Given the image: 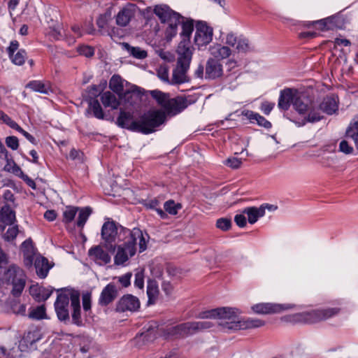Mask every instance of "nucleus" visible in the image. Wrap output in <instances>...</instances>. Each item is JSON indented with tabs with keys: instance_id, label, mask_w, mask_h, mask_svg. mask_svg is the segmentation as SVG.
Here are the masks:
<instances>
[{
	"instance_id": "obj_41",
	"label": "nucleus",
	"mask_w": 358,
	"mask_h": 358,
	"mask_svg": "<svg viewBox=\"0 0 358 358\" xmlns=\"http://www.w3.org/2000/svg\"><path fill=\"white\" fill-rule=\"evenodd\" d=\"M88 105V112L91 111L94 117L99 120L104 118L103 111L98 100H90Z\"/></svg>"
},
{
	"instance_id": "obj_13",
	"label": "nucleus",
	"mask_w": 358,
	"mask_h": 358,
	"mask_svg": "<svg viewBox=\"0 0 358 358\" xmlns=\"http://www.w3.org/2000/svg\"><path fill=\"white\" fill-rule=\"evenodd\" d=\"M224 74L223 65L215 58H208L205 65V79L215 80Z\"/></svg>"
},
{
	"instance_id": "obj_47",
	"label": "nucleus",
	"mask_w": 358,
	"mask_h": 358,
	"mask_svg": "<svg viewBox=\"0 0 358 358\" xmlns=\"http://www.w3.org/2000/svg\"><path fill=\"white\" fill-rule=\"evenodd\" d=\"M151 94L152 97L155 99L157 103L162 106L163 108L165 107L166 101H168L169 99V96L165 93L162 92L159 90H151L149 92Z\"/></svg>"
},
{
	"instance_id": "obj_23",
	"label": "nucleus",
	"mask_w": 358,
	"mask_h": 358,
	"mask_svg": "<svg viewBox=\"0 0 358 358\" xmlns=\"http://www.w3.org/2000/svg\"><path fill=\"white\" fill-rule=\"evenodd\" d=\"M189 69V66H184L177 63L176 66L173 70L170 84L180 85L189 82L190 78L187 74Z\"/></svg>"
},
{
	"instance_id": "obj_25",
	"label": "nucleus",
	"mask_w": 358,
	"mask_h": 358,
	"mask_svg": "<svg viewBox=\"0 0 358 358\" xmlns=\"http://www.w3.org/2000/svg\"><path fill=\"white\" fill-rule=\"evenodd\" d=\"M215 312L216 319L229 320V322H236L235 320L236 319L238 314L241 313L238 309L231 307L217 308H215ZM226 322H227L222 323L220 325L222 326V328L224 331H227L229 330L224 329L223 326V324H224Z\"/></svg>"
},
{
	"instance_id": "obj_52",
	"label": "nucleus",
	"mask_w": 358,
	"mask_h": 358,
	"mask_svg": "<svg viewBox=\"0 0 358 358\" xmlns=\"http://www.w3.org/2000/svg\"><path fill=\"white\" fill-rule=\"evenodd\" d=\"M239 38L240 35L233 31H229L224 36V43L228 47L235 48Z\"/></svg>"
},
{
	"instance_id": "obj_46",
	"label": "nucleus",
	"mask_w": 358,
	"mask_h": 358,
	"mask_svg": "<svg viewBox=\"0 0 358 358\" xmlns=\"http://www.w3.org/2000/svg\"><path fill=\"white\" fill-rule=\"evenodd\" d=\"M29 317L33 320H42L46 318L45 308L44 305L31 308L29 312Z\"/></svg>"
},
{
	"instance_id": "obj_2",
	"label": "nucleus",
	"mask_w": 358,
	"mask_h": 358,
	"mask_svg": "<svg viewBox=\"0 0 358 358\" xmlns=\"http://www.w3.org/2000/svg\"><path fill=\"white\" fill-rule=\"evenodd\" d=\"M129 234L122 244L116 245L117 251L114 256V264L117 266H124L130 258L136 253V245L138 244L139 252H143L147 249V243L149 235L138 228H134L131 231H125Z\"/></svg>"
},
{
	"instance_id": "obj_60",
	"label": "nucleus",
	"mask_w": 358,
	"mask_h": 358,
	"mask_svg": "<svg viewBox=\"0 0 358 358\" xmlns=\"http://www.w3.org/2000/svg\"><path fill=\"white\" fill-rule=\"evenodd\" d=\"M135 287L142 289L144 287V271L141 270L136 273L134 280Z\"/></svg>"
},
{
	"instance_id": "obj_50",
	"label": "nucleus",
	"mask_w": 358,
	"mask_h": 358,
	"mask_svg": "<svg viewBox=\"0 0 358 358\" xmlns=\"http://www.w3.org/2000/svg\"><path fill=\"white\" fill-rule=\"evenodd\" d=\"M26 57L27 52L22 49L20 50L17 53H13V55L9 56L12 62L18 66H21L24 63Z\"/></svg>"
},
{
	"instance_id": "obj_18",
	"label": "nucleus",
	"mask_w": 358,
	"mask_h": 358,
	"mask_svg": "<svg viewBox=\"0 0 358 358\" xmlns=\"http://www.w3.org/2000/svg\"><path fill=\"white\" fill-rule=\"evenodd\" d=\"M290 305L260 303L252 306V310L257 314H271L280 313L283 310L291 308Z\"/></svg>"
},
{
	"instance_id": "obj_59",
	"label": "nucleus",
	"mask_w": 358,
	"mask_h": 358,
	"mask_svg": "<svg viewBox=\"0 0 358 358\" xmlns=\"http://www.w3.org/2000/svg\"><path fill=\"white\" fill-rule=\"evenodd\" d=\"M242 164V160L239 158L232 157L225 160L224 164L231 169H238Z\"/></svg>"
},
{
	"instance_id": "obj_17",
	"label": "nucleus",
	"mask_w": 358,
	"mask_h": 358,
	"mask_svg": "<svg viewBox=\"0 0 358 358\" xmlns=\"http://www.w3.org/2000/svg\"><path fill=\"white\" fill-rule=\"evenodd\" d=\"M177 63L184 66H190L192 58V48L190 41L182 40L177 48Z\"/></svg>"
},
{
	"instance_id": "obj_44",
	"label": "nucleus",
	"mask_w": 358,
	"mask_h": 358,
	"mask_svg": "<svg viewBox=\"0 0 358 358\" xmlns=\"http://www.w3.org/2000/svg\"><path fill=\"white\" fill-rule=\"evenodd\" d=\"M235 48L238 52L245 53L252 50V47L249 40L243 35H240V38L235 46Z\"/></svg>"
},
{
	"instance_id": "obj_38",
	"label": "nucleus",
	"mask_w": 358,
	"mask_h": 358,
	"mask_svg": "<svg viewBox=\"0 0 358 358\" xmlns=\"http://www.w3.org/2000/svg\"><path fill=\"white\" fill-rule=\"evenodd\" d=\"M101 101L105 108L117 109L120 106V101L112 92L107 91L101 94Z\"/></svg>"
},
{
	"instance_id": "obj_58",
	"label": "nucleus",
	"mask_w": 358,
	"mask_h": 358,
	"mask_svg": "<svg viewBox=\"0 0 358 358\" xmlns=\"http://www.w3.org/2000/svg\"><path fill=\"white\" fill-rule=\"evenodd\" d=\"M215 308L199 313L196 317L199 319H216Z\"/></svg>"
},
{
	"instance_id": "obj_9",
	"label": "nucleus",
	"mask_w": 358,
	"mask_h": 358,
	"mask_svg": "<svg viewBox=\"0 0 358 358\" xmlns=\"http://www.w3.org/2000/svg\"><path fill=\"white\" fill-rule=\"evenodd\" d=\"M75 294H79V292L73 289H64L57 294L54 306L59 321L65 323L70 321L69 302H71V306L72 307V298Z\"/></svg>"
},
{
	"instance_id": "obj_1",
	"label": "nucleus",
	"mask_w": 358,
	"mask_h": 358,
	"mask_svg": "<svg viewBox=\"0 0 358 358\" xmlns=\"http://www.w3.org/2000/svg\"><path fill=\"white\" fill-rule=\"evenodd\" d=\"M154 13L162 23L167 25L164 31L166 41H171L176 36L179 24L182 26L180 36L182 40L189 41L190 36L194 30V24L192 20H184V17L180 13L173 10L166 5L155 6Z\"/></svg>"
},
{
	"instance_id": "obj_45",
	"label": "nucleus",
	"mask_w": 358,
	"mask_h": 358,
	"mask_svg": "<svg viewBox=\"0 0 358 358\" xmlns=\"http://www.w3.org/2000/svg\"><path fill=\"white\" fill-rule=\"evenodd\" d=\"M124 46L128 52L134 58L142 59L148 56L147 52L139 47H133L128 43H125Z\"/></svg>"
},
{
	"instance_id": "obj_11",
	"label": "nucleus",
	"mask_w": 358,
	"mask_h": 358,
	"mask_svg": "<svg viewBox=\"0 0 358 358\" xmlns=\"http://www.w3.org/2000/svg\"><path fill=\"white\" fill-rule=\"evenodd\" d=\"M265 324L264 321L257 318H248L238 320L237 322H226L223 324L224 328L228 330L236 331L240 329H248L258 328Z\"/></svg>"
},
{
	"instance_id": "obj_7",
	"label": "nucleus",
	"mask_w": 358,
	"mask_h": 358,
	"mask_svg": "<svg viewBox=\"0 0 358 358\" xmlns=\"http://www.w3.org/2000/svg\"><path fill=\"white\" fill-rule=\"evenodd\" d=\"M213 326V324L208 321L187 322L169 328L167 333L168 335L177 338L187 337L208 329Z\"/></svg>"
},
{
	"instance_id": "obj_40",
	"label": "nucleus",
	"mask_w": 358,
	"mask_h": 358,
	"mask_svg": "<svg viewBox=\"0 0 358 358\" xmlns=\"http://www.w3.org/2000/svg\"><path fill=\"white\" fill-rule=\"evenodd\" d=\"M159 294L158 285L155 281H148L147 286L148 303L152 305L155 303Z\"/></svg>"
},
{
	"instance_id": "obj_61",
	"label": "nucleus",
	"mask_w": 358,
	"mask_h": 358,
	"mask_svg": "<svg viewBox=\"0 0 358 358\" xmlns=\"http://www.w3.org/2000/svg\"><path fill=\"white\" fill-rule=\"evenodd\" d=\"M245 214H243L242 212L240 214H237L234 217V222L236 225L241 228H243L247 224V220L245 216Z\"/></svg>"
},
{
	"instance_id": "obj_26",
	"label": "nucleus",
	"mask_w": 358,
	"mask_h": 358,
	"mask_svg": "<svg viewBox=\"0 0 358 358\" xmlns=\"http://www.w3.org/2000/svg\"><path fill=\"white\" fill-rule=\"evenodd\" d=\"M208 51L210 55L209 58H215L220 62L229 58L232 53L229 47L220 43H214L210 45Z\"/></svg>"
},
{
	"instance_id": "obj_55",
	"label": "nucleus",
	"mask_w": 358,
	"mask_h": 358,
	"mask_svg": "<svg viewBox=\"0 0 358 358\" xmlns=\"http://www.w3.org/2000/svg\"><path fill=\"white\" fill-rule=\"evenodd\" d=\"M231 222L227 218H220L217 220L216 227L222 230L227 231L231 228Z\"/></svg>"
},
{
	"instance_id": "obj_20",
	"label": "nucleus",
	"mask_w": 358,
	"mask_h": 358,
	"mask_svg": "<svg viewBox=\"0 0 358 358\" xmlns=\"http://www.w3.org/2000/svg\"><path fill=\"white\" fill-rule=\"evenodd\" d=\"M117 295L118 289L116 285L110 282L102 289L99 298V304L101 306H106L111 303Z\"/></svg>"
},
{
	"instance_id": "obj_51",
	"label": "nucleus",
	"mask_w": 358,
	"mask_h": 358,
	"mask_svg": "<svg viewBox=\"0 0 358 358\" xmlns=\"http://www.w3.org/2000/svg\"><path fill=\"white\" fill-rule=\"evenodd\" d=\"M78 211V208L67 207L63 213V221L65 223H70L74 220Z\"/></svg>"
},
{
	"instance_id": "obj_4",
	"label": "nucleus",
	"mask_w": 358,
	"mask_h": 358,
	"mask_svg": "<svg viewBox=\"0 0 358 358\" xmlns=\"http://www.w3.org/2000/svg\"><path fill=\"white\" fill-rule=\"evenodd\" d=\"M125 231H131L115 222H106L101 228V237L104 241V247L110 252H114L117 243L129 236Z\"/></svg>"
},
{
	"instance_id": "obj_19",
	"label": "nucleus",
	"mask_w": 358,
	"mask_h": 358,
	"mask_svg": "<svg viewBox=\"0 0 358 358\" xmlns=\"http://www.w3.org/2000/svg\"><path fill=\"white\" fill-rule=\"evenodd\" d=\"M318 24L322 30H333L335 29H342L343 26V20L338 15H332L327 18L306 22V26Z\"/></svg>"
},
{
	"instance_id": "obj_3",
	"label": "nucleus",
	"mask_w": 358,
	"mask_h": 358,
	"mask_svg": "<svg viewBox=\"0 0 358 358\" xmlns=\"http://www.w3.org/2000/svg\"><path fill=\"white\" fill-rule=\"evenodd\" d=\"M292 106L299 114L306 115L307 122H316L322 118L318 109L317 103L312 99L306 92L296 90Z\"/></svg>"
},
{
	"instance_id": "obj_36",
	"label": "nucleus",
	"mask_w": 358,
	"mask_h": 358,
	"mask_svg": "<svg viewBox=\"0 0 358 358\" xmlns=\"http://www.w3.org/2000/svg\"><path fill=\"white\" fill-rule=\"evenodd\" d=\"M26 87L34 92L46 95L50 94V93L52 92L50 83L41 80H31L27 83Z\"/></svg>"
},
{
	"instance_id": "obj_62",
	"label": "nucleus",
	"mask_w": 358,
	"mask_h": 358,
	"mask_svg": "<svg viewBox=\"0 0 358 358\" xmlns=\"http://www.w3.org/2000/svg\"><path fill=\"white\" fill-rule=\"evenodd\" d=\"M275 106V103L268 101L262 103L260 109L266 115H268Z\"/></svg>"
},
{
	"instance_id": "obj_6",
	"label": "nucleus",
	"mask_w": 358,
	"mask_h": 358,
	"mask_svg": "<svg viewBox=\"0 0 358 358\" xmlns=\"http://www.w3.org/2000/svg\"><path fill=\"white\" fill-rule=\"evenodd\" d=\"M3 280L6 285H11V294L13 296H20L26 285L27 275L24 270L15 264H11L3 273Z\"/></svg>"
},
{
	"instance_id": "obj_33",
	"label": "nucleus",
	"mask_w": 358,
	"mask_h": 358,
	"mask_svg": "<svg viewBox=\"0 0 358 358\" xmlns=\"http://www.w3.org/2000/svg\"><path fill=\"white\" fill-rule=\"evenodd\" d=\"M242 213L248 217V221L250 224L256 223L258 220L265 215L264 207H247L242 210Z\"/></svg>"
},
{
	"instance_id": "obj_43",
	"label": "nucleus",
	"mask_w": 358,
	"mask_h": 358,
	"mask_svg": "<svg viewBox=\"0 0 358 358\" xmlns=\"http://www.w3.org/2000/svg\"><path fill=\"white\" fill-rule=\"evenodd\" d=\"M19 346L17 348H13L8 351L2 346H0V358H21L22 352Z\"/></svg>"
},
{
	"instance_id": "obj_29",
	"label": "nucleus",
	"mask_w": 358,
	"mask_h": 358,
	"mask_svg": "<svg viewBox=\"0 0 358 358\" xmlns=\"http://www.w3.org/2000/svg\"><path fill=\"white\" fill-rule=\"evenodd\" d=\"M15 212L8 206H3L0 210V227L4 231L6 226H10L15 222Z\"/></svg>"
},
{
	"instance_id": "obj_14",
	"label": "nucleus",
	"mask_w": 358,
	"mask_h": 358,
	"mask_svg": "<svg viewBox=\"0 0 358 358\" xmlns=\"http://www.w3.org/2000/svg\"><path fill=\"white\" fill-rule=\"evenodd\" d=\"M41 338L38 330L34 329L25 333L19 342V348L21 351H30L36 349V343Z\"/></svg>"
},
{
	"instance_id": "obj_63",
	"label": "nucleus",
	"mask_w": 358,
	"mask_h": 358,
	"mask_svg": "<svg viewBox=\"0 0 358 358\" xmlns=\"http://www.w3.org/2000/svg\"><path fill=\"white\" fill-rule=\"evenodd\" d=\"M132 274L131 273H127L118 278V281L124 287H127L131 284V278Z\"/></svg>"
},
{
	"instance_id": "obj_42",
	"label": "nucleus",
	"mask_w": 358,
	"mask_h": 358,
	"mask_svg": "<svg viewBox=\"0 0 358 358\" xmlns=\"http://www.w3.org/2000/svg\"><path fill=\"white\" fill-rule=\"evenodd\" d=\"M78 211L76 224L78 227L83 228L92 213V209L90 207L78 208Z\"/></svg>"
},
{
	"instance_id": "obj_8",
	"label": "nucleus",
	"mask_w": 358,
	"mask_h": 358,
	"mask_svg": "<svg viewBox=\"0 0 358 358\" xmlns=\"http://www.w3.org/2000/svg\"><path fill=\"white\" fill-rule=\"evenodd\" d=\"M165 115L158 110H149L138 119L137 132L149 134L155 132L165 121Z\"/></svg>"
},
{
	"instance_id": "obj_5",
	"label": "nucleus",
	"mask_w": 358,
	"mask_h": 358,
	"mask_svg": "<svg viewBox=\"0 0 358 358\" xmlns=\"http://www.w3.org/2000/svg\"><path fill=\"white\" fill-rule=\"evenodd\" d=\"M338 308H317L292 315V321L298 323L313 324L328 320L339 313Z\"/></svg>"
},
{
	"instance_id": "obj_32",
	"label": "nucleus",
	"mask_w": 358,
	"mask_h": 358,
	"mask_svg": "<svg viewBox=\"0 0 358 358\" xmlns=\"http://www.w3.org/2000/svg\"><path fill=\"white\" fill-rule=\"evenodd\" d=\"M130 85L129 83L122 79L119 75H113L109 80L110 89L120 96L125 89Z\"/></svg>"
},
{
	"instance_id": "obj_49",
	"label": "nucleus",
	"mask_w": 358,
	"mask_h": 358,
	"mask_svg": "<svg viewBox=\"0 0 358 358\" xmlns=\"http://www.w3.org/2000/svg\"><path fill=\"white\" fill-rule=\"evenodd\" d=\"M181 208L182 206L180 203H176L172 199L168 200L164 204V208L165 211L172 215H176L178 210L181 209Z\"/></svg>"
},
{
	"instance_id": "obj_30",
	"label": "nucleus",
	"mask_w": 358,
	"mask_h": 358,
	"mask_svg": "<svg viewBox=\"0 0 358 358\" xmlns=\"http://www.w3.org/2000/svg\"><path fill=\"white\" fill-rule=\"evenodd\" d=\"M241 115L245 117L251 123H257L259 126L266 129H270L272 126L271 123L264 117L258 113H255L250 110H243Z\"/></svg>"
},
{
	"instance_id": "obj_24",
	"label": "nucleus",
	"mask_w": 358,
	"mask_h": 358,
	"mask_svg": "<svg viewBox=\"0 0 358 358\" xmlns=\"http://www.w3.org/2000/svg\"><path fill=\"white\" fill-rule=\"evenodd\" d=\"M21 251L24 256V264L27 267H31L34 259L38 256L36 249L31 238L26 239L21 245Z\"/></svg>"
},
{
	"instance_id": "obj_10",
	"label": "nucleus",
	"mask_w": 358,
	"mask_h": 358,
	"mask_svg": "<svg viewBox=\"0 0 358 358\" xmlns=\"http://www.w3.org/2000/svg\"><path fill=\"white\" fill-rule=\"evenodd\" d=\"M213 39V29L206 22H198L196 24L194 43L199 49L206 46Z\"/></svg>"
},
{
	"instance_id": "obj_53",
	"label": "nucleus",
	"mask_w": 358,
	"mask_h": 358,
	"mask_svg": "<svg viewBox=\"0 0 358 358\" xmlns=\"http://www.w3.org/2000/svg\"><path fill=\"white\" fill-rule=\"evenodd\" d=\"M18 231L19 230L17 225H10L9 226L6 232L3 234V238L6 241H13L15 239Z\"/></svg>"
},
{
	"instance_id": "obj_22",
	"label": "nucleus",
	"mask_w": 358,
	"mask_h": 358,
	"mask_svg": "<svg viewBox=\"0 0 358 358\" xmlns=\"http://www.w3.org/2000/svg\"><path fill=\"white\" fill-rule=\"evenodd\" d=\"M117 124L120 127L125 128L132 131H137L138 120H134L132 113L121 109L117 119Z\"/></svg>"
},
{
	"instance_id": "obj_16",
	"label": "nucleus",
	"mask_w": 358,
	"mask_h": 358,
	"mask_svg": "<svg viewBox=\"0 0 358 358\" xmlns=\"http://www.w3.org/2000/svg\"><path fill=\"white\" fill-rule=\"evenodd\" d=\"M145 90L135 85L130 84L120 96L125 102L129 105H134L141 101Z\"/></svg>"
},
{
	"instance_id": "obj_34",
	"label": "nucleus",
	"mask_w": 358,
	"mask_h": 358,
	"mask_svg": "<svg viewBox=\"0 0 358 358\" xmlns=\"http://www.w3.org/2000/svg\"><path fill=\"white\" fill-rule=\"evenodd\" d=\"M37 275L41 278H45L50 269L48 260L41 255H38L34 260Z\"/></svg>"
},
{
	"instance_id": "obj_39",
	"label": "nucleus",
	"mask_w": 358,
	"mask_h": 358,
	"mask_svg": "<svg viewBox=\"0 0 358 358\" xmlns=\"http://www.w3.org/2000/svg\"><path fill=\"white\" fill-rule=\"evenodd\" d=\"M346 135L348 137L352 138L354 141L355 145L358 150V114L353 119L346 130Z\"/></svg>"
},
{
	"instance_id": "obj_15",
	"label": "nucleus",
	"mask_w": 358,
	"mask_h": 358,
	"mask_svg": "<svg viewBox=\"0 0 358 358\" xmlns=\"http://www.w3.org/2000/svg\"><path fill=\"white\" fill-rule=\"evenodd\" d=\"M189 104L187 99L183 96L169 98L164 109L168 115H176L184 110Z\"/></svg>"
},
{
	"instance_id": "obj_35",
	"label": "nucleus",
	"mask_w": 358,
	"mask_h": 358,
	"mask_svg": "<svg viewBox=\"0 0 358 358\" xmlns=\"http://www.w3.org/2000/svg\"><path fill=\"white\" fill-rule=\"evenodd\" d=\"M53 289L44 287H31L30 294L38 302L46 301L52 294Z\"/></svg>"
},
{
	"instance_id": "obj_12",
	"label": "nucleus",
	"mask_w": 358,
	"mask_h": 358,
	"mask_svg": "<svg viewBox=\"0 0 358 358\" xmlns=\"http://www.w3.org/2000/svg\"><path fill=\"white\" fill-rule=\"evenodd\" d=\"M140 308L138 299L131 294H126L120 298L116 304L115 310L119 313L135 312Z\"/></svg>"
},
{
	"instance_id": "obj_57",
	"label": "nucleus",
	"mask_w": 358,
	"mask_h": 358,
	"mask_svg": "<svg viewBox=\"0 0 358 358\" xmlns=\"http://www.w3.org/2000/svg\"><path fill=\"white\" fill-rule=\"evenodd\" d=\"M6 145L13 150H17L19 147V141L16 136H10L6 138Z\"/></svg>"
},
{
	"instance_id": "obj_48",
	"label": "nucleus",
	"mask_w": 358,
	"mask_h": 358,
	"mask_svg": "<svg viewBox=\"0 0 358 358\" xmlns=\"http://www.w3.org/2000/svg\"><path fill=\"white\" fill-rule=\"evenodd\" d=\"M102 89L100 86L92 85L90 86L86 90V99L89 101L90 100H97L96 98L100 95Z\"/></svg>"
},
{
	"instance_id": "obj_27",
	"label": "nucleus",
	"mask_w": 358,
	"mask_h": 358,
	"mask_svg": "<svg viewBox=\"0 0 358 358\" xmlns=\"http://www.w3.org/2000/svg\"><path fill=\"white\" fill-rule=\"evenodd\" d=\"M88 254L99 265L108 264L111 261L110 255L100 245L91 248Z\"/></svg>"
},
{
	"instance_id": "obj_28",
	"label": "nucleus",
	"mask_w": 358,
	"mask_h": 358,
	"mask_svg": "<svg viewBox=\"0 0 358 358\" xmlns=\"http://www.w3.org/2000/svg\"><path fill=\"white\" fill-rule=\"evenodd\" d=\"M295 92L296 90L292 88H286L280 91L278 103L280 109L289 110L290 105L293 104Z\"/></svg>"
},
{
	"instance_id": "obj_21",
	"label": "nucleus",
	"mask_w": 358,
	"mask_h": 358,
	"mask_svg": "<svg viewBox=\"0 0 358 358\" xmlns=\"http://www.w3.org/2000/svg\"><path fill=\"white\" fill-rule=\"evenodd\" d=\"M136 6L128 3L123 7L116 15V24L120 27H126L134 17Z\"/></svg>"
},
{
	"instance_id": "obj_31",
	"label": "nucleus",
	"mask_w": 358,
	"mask_h": 358,
	"mask_svg": "<svg viewBox=\"0 0 358 358\" xmlns=\"http://www.w3.org/2000/svg\"><path fill=\"white\" fill-rule=\"evenodd\" d=\"M72 323L78 327L83 326V322L81 317V308L80 301V294H75L72 298Z\"/></svg>"
},
{
	"instance_id": "obj_64",
	"label": "nucleus",
	"mask_w": 358,
	"mask_h": 358,
	"mask_svg": "<svg viewBox=\"0 0 358 358\" xmlns=\"http://www.w3.org/2000/svg\"><path fill=\"white\" fill-rule=\"evenodd\" d=\"M339 150L345 154H351L353 151V148L346 141L343 140L339 144Z\"/></svg>"
},
{
	"instance_id": "obj_56",
	"label": "nucleus",
	"mask_w": 358,
	"mask_h": 358,
	"mask_svg": "<svg viewBox=\"0 0 358 358\" xmlns=\"http://www.w3.org/2000/svg\"><path fill=\"white\" fill-rule=\"evenodd\" d=\"M78 52L80 55L86 57H91L94 54V50L92 47L89 45H81L78 48Z\"/></svg>"
},
{
	"instance_id": "obj_54",
	"label": "nucleus",
	"mask_w": 358,
	"mask_h": 358,
	"mask_svg": "<svg viewBox=\"0 0 358 358\" xmlns=\"http://www.w3.org/2000/svg\"><path fill=\"white\" fill-rule=\"evenodd\" d=\"M157 75L160 80L170 84L171 79H169V69L166 66H161L157 71Z\"/></svg>"
},
{
	"instance_id": "obj_37",
	"label": "nucleus",
	"mask_w": 358,
	"mask_h": 358,
	"mask_svg": "<svg viewBox=\"0 0 358 358\" xmlns=\"http://www.w3.org/2000/svg\"><path fill=\"white\" fill-rule=\"evenodd\" d=\"M338 106L336 99L333 96H327L324 98L322 103L318 105L320 113L321 111L328 114L332 115L338 110Z\"/></svg>"
}]
</instances>
